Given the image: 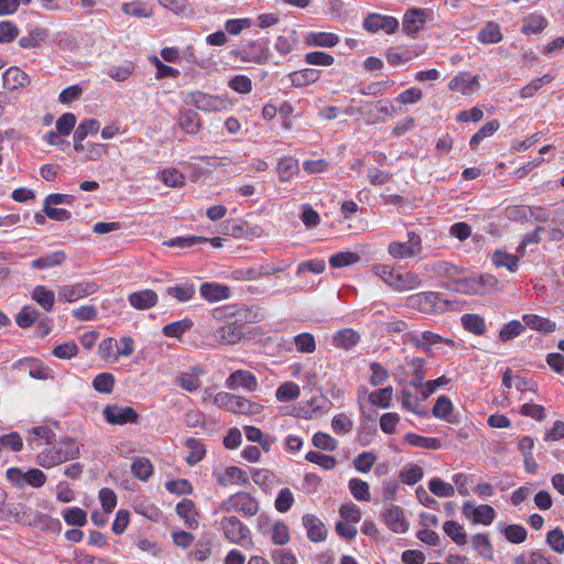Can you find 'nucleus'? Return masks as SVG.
<instances>
[{"label":"nucleus","instance_id":"f257e3e1","mask_svg":"<svg viewBox=\"0 0 564 564\" xmlns=\"http://www.w3.org/2000/svg\"><path fill=\"white\" fill-rule=\"evenodd\" d=\"M214 403L219 408L235 414L254 415L262 411V405L246 398L228 392H218Z\"/></svg>","mask_w":564,"mask_h":564},{"label":"nucleus","instance_id":"f03ea898","mask_svg":"<svg viewBox=\"0 0 564 564\" xmlns=\"http://www.w3.org/2000/svg\"><path fill=\"white\" fill-rule=\"evenodd\" d=\"M220 509L226 512H241L246 516H254L259 510L258 501L248 492L239 491L224 500Z\"/></svg>","mask_w":564,"mask_h":564},{"label":"nucleus","instance_id":"7ed1b4c3","mask_svg":"<svg viewBox=\"0 0 564 564\" xmlns=\"http://www.w3.org/2000/svg\"><path fill=\"white\" fill-rule=\"evenodd\" d=\"M441 296L436 292H421L410 295L405 300V306L423 314H434L442 310Z\"/></svg>","mask_w":564,"mask_h":564},{"label":"nucleus","instance_id":"20e7f679","mask_svg":"<svg viewBox=\"0 0 564 564\" xmlns=\"http://www.w3.org/2000/svg\"><path fill=\"white\" fill-rule=\"evenodd\" d=\"M422 251V239L414 231L408 234V241H393L388 247V252L393 259H406L417 256Z\"/></svg>","mask_w":564,"mask_h":564},{"label":"nucleus","instance_id":"39448f33","mask_svg":"<svg viewBox=\"0 0 564 564\" xmlns=\"http://www.w3.org/2000/svg\"><path fill=\"white\" fill-rule=\"evenodd\" d=\"M98 285L93 281L62 285L58 289V300L73 303L97 292Z\"/></svg>","mask_w":564,"mask_h":564},{"label":"nucleus","instance_id":"423d86ee","mask_svg":"<svg viewBox=\"0 0 564 564\" xmlns=\"http://www.w3.org/2000/svg\"><path fill=\"white\" fill-rule=\"evenodd\" d=\"M107 423L112 425H123L127 423H137L139 414L131 406H121L118 404H108L102 411Z\"/></svg>","mask_w":564,"mask_h":564},{"label":"nucleus","instance_id":"0eeeda50","mask_svg":"<svg viewBox=\"0 0 564 564\" xmlns=\"http://www.w3.org/2000/svg\"><path fill=\"white\" fill-rule=\"evenodd\" d=\"M232 54L240 57L243 62H252L263 65L269 61L270 51L267 43L250 41L243 51H232Z\"/></svg>","mask_w":564,"mask_h":564},{"label":"nucleus","instance_id":"6e6552de","mask_svg":"<svg viewBox=\"0 0 564 564\" xmlns=\"http://www.w3.org/2000/svg\"><path fill=\"white\" fill-rule=\"evenodd\" d=\"M187 102L202 111H220L226 107V101L223 98L202 91L189 94Z\"/></svg>","mask_w":564,"mask_h":564},{"label":"nucleus","instance_id":"1a4fd4ad","mask_svg":"<svg viewBox=\"0 0 564 564\" xmlns=\"http://www.w3.org/2000/svg\"><path fill=\"white\" fill-rule=\"evenodd\" d=\"M221 528L225 536L232 543H243L250 535L249 529L237 517L224 518Z\"/></svg>","mask_w":564,"mask_h":564},{"label":"nucleus","instance_id":"9d476101","mask_svg":"<svg viewBox=\"0 0 564 564\" xmlns=\"http://www.w3.org/2000/svg\"><path fill=\"white\" fill-rule=\"evenodd\" d=\"M463 514L473 521V523L490 524L496 516L492 507L488 505L474 506L471 502H465L462 508Z\"/></svg>","mask_w":564,"mask_h":564},{"label":"nucleus","instance_id":"9b49d317","mask_svg":"<svg viewBox=\"0 0 564 564\" xmlns=\"http://www.w3.org/2000/svg\"><path fill=\"white\" fill-rule=\"evenodd\" d=\"M399 26L395 18L380 14H370L364 21V28L370 32L386 31L388 34L394 33Z\"/></svg>","mask_w":564,"mask_h":564},{"label":"nucleus","instance_id":"f8f14e48","mask_svg":"<svg viewBox=\"0 0 564 564\" xmlns=\"http://www.w3.org/2000/svg\"><path fill=\"white\" fill-rule=\"evenodd\" d=\"M384 522L394 533H404L409 529L403 510L399 506L389 505L386 508Z\"/></svg>","mask_w":564,"mask_h":564},{"label":"nucleus","instance_id":"ddd939ff","mask_svg":"<svg viewBox=\"0 0 564 564\" xmlns=\"http://www.w3.org/2000/svg\"><path fill=\"white\" fill-rule=\"evenodd\" d=\"M217 484L227 487L230 484L247 485L249 481L248 475L239 467L230 466L223 471L214 473Z\"/></svg>","mask_w":564,"mask_h":564},{"label":"nucleus","instance_id":"4468645a","mask_svg":"<svg viewBox=\"0 0 564 564\" xmlns=\"http://www.w3.org/2000/svg\"><path fill=\"white\" fill-rule=\"evenodd\" d=\"M57 452H55V456L50 458V460H45L46 464H62L68 459H74L79 454V447L72 438H64L56 444Z\"/></svg>","mask_w":564,"mask_h":564},{"label":"nucleus","instance_id":"2eb2a0df","mask_svg":"<svg viewBox=\"0 0 564 564\" xmlns=\"http://www.w3.org/2000/svg\"><path fill=\"white\" fill-rule=\"evenodd\" d=\"M226 386L230 390H236L239 387L248 391H254L258 387L256 377L247 370H236L226 380Z\"/></svg>","mask_w":564,"mask_h":564},{"label":"nucleus","instance_id":"dca6fc26","mask_svg":"<svg viewBox=\"0 0 564 564\" xmlns=\"http://www.w3.org/2000/svg\"><path fill=\"white\" fill-rule=\"evenodd\" d=\"M3 87L8 90H15L31 83L30 76L18 67H10L2 76Z\"/></svg>","mask_w":564,"mask_h":564},{"label":"nucleus","instance_id":"f3484780","mask_svg":"<svg viewBox=\"0 0 564 564\" xmlns=\"http://www.w3.org/2000/svg\"><path fill=\"white\" fill-rule=\"evenodd\" d=\"M425 23V12L422 9H410L405 12L402 21V30L406 34L419 32Z\"/></svg>","mask_w":564,"mask_h":564},{"label":"nucleus","instance_id":"a211bd4d","mask_svg":"<svg viewBox=\"0 0 564 564\" xmlns=\"http://www.w3.org/2000/svg\"><path fill=\"white\" fill-rule=\"evenodd\" d=\"M303 524L307 530V538L312 542H321L326 539L327 530L317 517L313 514H305L303 517Z\"/></svg>","mask_w":564,"mask_h":564},{"label":"nucleus","instance_id":"6ab92c4d","mask_svg":"<svg viewBox=\"0 0 564 564\" xmlns=\"http://www.w3.org/2000/svg\"><path fill=\"white\" fill-rule=\"evenodd\" d=\"M7 478L14 486L23 489L26 485L35 487V468H30L26 473H23L18 467H11L7 470Z\"/></svg>","mask_w":564,"mask_h":564},{"label":"nucleus","instance_id":"aec40b11","mask_svg":"<svg viewBox=\"0 0 564 564\" xmlns=\"http://www.w3.org/2000/svg\"><path fill=\"white\" fill-rule=\"evenodd\" d=\"M422 281L416 273L413 272H397L391 288L398 292H404L417 289Z\"/></svg>","mask_w":564,"mask_h":564},{"label":"nucleus","instance_id":"412c9836","mask_svg":"<svg viewBox=\"0 0 564 564\" xmlns=\"http://www.w3.org/2000/svg\"><path fill=\"white\" fill-rule=\"evenodd\" d=\"M178 126L188 134H196L202 128V121L196 111L185 109L180 112Z\"/></svg>","mask_w":564,"mask_h":564},{"label":"nucleus","instance_id":"4be33fe9","mask_svg":"<svg viewBox=\"0 0 564 564\" xmlns=\"http://www.w3.org/2000/svg\"><path fill=\"white\" fill-rule=\"evenodd\" d=\"M130 304L137 310H148L153 307L158 302V295L152 290H143L129 295Z\"/></svg>","mask_w":564,"mask_h":564},{"label":"nucleus","instance_id":"5701e85b","mask_svg":"<svg viewBox=\"0 0 564 564\" xmlns=\"http://www.w3.org/2000/svg\"><path fill=\"white\" fill-rule=\"evenodd\" d=\"M453 91L468 94L473 88L478 87V76H471L468 73H459L448 84Z\"/></svg>","mask_w":564,"mask_h":564},{"label":"nucleus","instance_id":"b1692460","mask_svg":"<svg viewBox=\"0 0 564 564\" xmlns=\"http://www.w3.org/2000/svg\"><path fill=\"white\" fill-rule=\"evenodd\" d=\"M522 319L525 326L543 334H550L556 329V324L554 322L535 314H525Z\"/></svg>","mask_w":564,"mask_h":564},{"label":"nucleus","instance_id":"393cba45","mask_svg":"<svg viewBox=\"0 0 564 564\" xmlns=\"http://www.w3.org/2000/svg\"><path fill=\"white\" fill-rule=\"evenodd\" d=\"M200 294L207 301L215 302L228 299L230 295V289L221 284L204 283L200 286Z\"/></svg>","mask_w":564,"mask_h":564},{"label":"nucleus","instance_id":"a878e982","mask_svg":"<svg viewBox=\"0 0 564 564\" xmlns=\"http://www.w3.org/2000/svg\"><path fill=\"white\" fill-rule=\"evenodd\" d=\"M176 513L184 519L185 524L195 528L198 524L195 503L191 499H183L176 506Z\"/></svg>","mask_w":564,"mask_h":564},{"label":"nucleus","instance_id":"bb28decb","mask_svg":"<svg viewBox=\"0 0 564 564\" xmlns=\"http://www.w3.org/2000/svg\"><path fill=\"white\" fill-rule=\"evenodd\" d=\"M216 337L220 344L232 345L241 340L243 332L240 326L226 325L216 330Z\"/></svg>","mask_w":564,"mask_h":564},{"label":"nucleus","instance_id":"cd10ccee","mask_svg":"<svg viewBox=\"0 0 564 564\" xmlns=\"http://www.w3.org/2000/svg\"><path fill=\"white\" fill-rule=\"evenodd\" d=\"M321 72L313 68H305L300 72L289 74L291 83L295 87H303L318 80Z\"/></svg>","mask_w":564,"mask_h":564},{"label":"nucleus","instance_id":"c85d7f7f","mask_svg":"<svg viewBox=\"0 0 564 564\" xmlns=\"http://www.w3.org/2000/svg\"><path fill=\"white\" fill-rule=\"evenodd\" d=\"M359 340V335L351 328H345L337 332L333 337V343L336 347L349 349L355 346Z\"/></svg>","mask_w":564,"mask_h":564},{"label":"nucleus","instance_id":"c756f323","mask_svg":"<svg viewBox=\"0 0 564 564\" xmlns=\"http://www.w3.org/2000/svg\"><path fill=\"white\" fill-rule=\"evenodd\" d=\"M547 25V20L541 14H529L522 20V33H540Z\"/></svg>","mask_w":564,"mask_h":564},{"label":"nucleus","instance_id":"7c9ffc66","mask_svg":"<svg viewBox=\"0 0 564 564\" xmlns=\"http://www.w3.org/2000/svg\"><path fill=\"white\" fill-rule=\"evenodd\" d=\"M452 412H453L452 401L445 395L438 397L433 409H432L433 415L437 419H442L449 423H453L454 420L451 416Z\"/></svg>","mask_w":564,"mask_h":564},{"label":"nucleus","instance_id":"2f4dec72","mask_svg":"<svg viewBox=\"0 0 564 564\" xmlns=\"http://www.w3.org/2000/svg\"><path fill=\"white\" fill-rule=\"evenodd\" d=\"M66 253L63 250H56L51 253H42L37 258V269H51L61 265L66 260Z\"/></svg>","mask_w":564,"mask_h":564},{"label":"nucleus","instance_id":"473e14b6","mask_svg":"<svg viewBox=\"0 0 564 564\" xmlns=\"http://www.w3.org/2000/svg\"><path fill=\"white\" fill-rule=\"evenodd\" d=\"M443 530L457 545H465L467 543V534L458 522L448 520L444 523Z\"/></svg>","mask_w":564,"mask_h":564},{"label":"nucleus","instance_id":"72a5a7b5","mask_svg":"<svg viewBox=\"0 0 564 564\" xmlns=\"http://www.w3.org/2000/svg\"><path fill=\"white\" fill-rule=\"evenodd\" d=\"M404 438L410 445L421 448L438 449L442 445L438 438L425 437L414 433H408Z\"/></svg>","mask_w":564,"mask_h":564},{"label":"nucleus","instance_id":"f704fd0d","mask_svg":"<svg viewBox=\"0 0 564 564\" xmlns=\"http://www.w3.org/2000/svg\"><path fill=\"white\" fill-rule=\"evenodd\" d=\"M339 42V39L334 33H311L307 37V44L321 47H333Z\"/></svg>","mask_w":564,"mask_h":564},{"label":"nucleus","instance_id":"c9c22d12","mask_svg":"<svg viewBox=\"0 0 564 564\" xmlns=\"http://www.w3.org/2000/svg\"><path fill=\"white\" fill-rule=\"evenodd\" d=\"M401 403L405 410L413 412L420 416H424L427 414L425 408H420V398L409 390L402 391Z\"/></svg>","mask_w":564,"mask_h":564},{"label":"nucleus","instance_id":"e433bc0d","mask_svg":"<svg viewBox=\"0 0 564 564\" xmlns=\"http://www.w3.org/2000/svg\"><path fill=\"white\" fill-rule=\"evenodd\" d=\"M131 473L140 480H147L153 473L151 462L145 457H137L131 465Z\"/></svg>","mask_w":564,"mask_h":564},{"label":"nucleus","instance_id":"4c0bfd02","mask_svg":"<svg viewBox=\"0 0 564 564\" xmlns=\"http://www.w3.org/2000/svg\"><path fill=\"white\" fill-rule=\"evenodd\" d=\"M348 487L355 499L359 501H370L371 495L368 482L358 478H352L349 480Z\"/></svg>","mask_w":564,"mask_h":564},{"label":"nucleus","instance_id":"58836bf2","mask_svg":"<svg viewBox=\"0 0 564 564\" xmlns=\"http://www.w3.org/2000/svg\"><path fill=\"white\" fill-rule=\"evenodd\" d=\"M471 544L481 557L488 560L492 557V545L486 534L478 533L473 535Z\"/></svg>","mask_w":564,"mask_h":564},{"label":"nucleus","instance_id":"ea45409f","mask_svg":"<svg viewBox=\"0 0 564 564\" xmlns=\"http://www.w3.org/2000/svg\"><path fill=\"white\" fill-rule=\"evenodd\" d=\"M393 395V388L392 387H386L382 389H378L369 394V401L375 404L379 405L383 409H388L391 405Z\"/></svg>","mask_w":564,"mask_h":564},{"label":"nucleus","instance_id":"a19ab883","mask_svg":"<svg viewBox=\"0 0 564 564\" xmlns=\"http://www.w3.org/2000/svg\"><path fill=\"white\" fill-rule=\"evenodd\" d=\"M276 171L280 181L288 182L293 174L299 172L297 161L292 158H284L279 162Z\"/></svg>","mask_w":564,"mask_h":564},{"label":"nucleus","instance_id":"79ce46f5","mask_svg":"<svg viewBox=\"0 0 564 564\" xmlns=\"http://www.w3.org/2000/svg\"><path fill=\"white\" fill-rule=\"evenodd\" d=\"M462 323L465 329L476 335H481L485 333L486 325L482 317L477 314H465L462 317Z\"/></svg>","mask_w":564,"mask_h":564},{"label":"nucleus","instance_id":"37998d69","mask_svg":"<svg viewBox=\"0 0 564 564\" xmlns=\"http://www.w3.org/2000/svg\"><path fill=\"white\" fill-rule=\"evenodd\" d=\"M478 40L481 43H498L502 40L500 28L495 22H488L485 29L478 34Z\"/></svg>","mask_w":564,"mask_h":564},{"label":"nucleus","instance_id":"c03bdc74","mask_svg":"<svg viewBox=\"0 0 564 564\" xmlns=\"http://www.w3.org/2000/svg\"><path fill=\"white\" fill-rule=\"evenodd\" d=\"M193 326L188 318L170 323L163 327V334L167 337L180 338L186 330Z\"/></svg>","mask_w":564,"mask_h":564},{"label":"nucleus","instance_id":"a18cd8bd","mask_svg":"<svg viewBox=\"0 0 564 564\" xmlns=\"http://www.w3.org/2000/svg\"><path fill=\"white\" fill-rule=\"evenodd\" d=\"M186 446L189 449V455L186 457L188 465L193 466L204 458L205 447L199 441L195 438H188L186 441Z\"/></svg>","mask_w":564,"mask_h":564},{"label":"nucleus","instance_id":"49530a36","mask_svg":"<svg viewBox=\"0 0 564 564\" xmlns=\"http://www.w3.org/2000/svg\"><path fill=\"white\" fill-rule=\"evenodd\" d=\"M491 258L496 267H506L510 272H514L518 268L519 258L517 256L502 251H495Z\"/></svg>","mask_w":564,"mask_h":564},{"label":"nucleus","instance_id":"de8ad7c7","mask_svg":"<svg viewBox=\"0 0 564 564\" xmlns=\"http://www.w3.org/2000/svg\"><path fill=\"white\" fill-rule=\"evenodd\" d=\"M300 387L299 384L289 381L281 384L275 393V397L281 402H288L296 399L300 395Z\"/></svg>","mask_w":564,"mask_h":564},{"label":"nucleus","instance_id":"09e8293b","mask_svg":"<svg viewBox=\"0 0 564 564\" xmlns=\"http://www.w3.org/2000/svg\"><path fill=\"white\" fill-rule=\"evenodd\" d=\"M306 460L321 466L326 470H332L336 467V458L329 455L319 454L317 452H308L305 456Z\"/></svg>","mask_w":564,"mask_h":564},{"label":"nucleus","instance_id":"8fccbe9b","mask_svg":"<svg viewBox=\"0 0 564 564\" xmlns=\"http://www.w3.org/2000/svg\"><path fill=\"white\" fill-rule=\"evenodd\" d=\"M429 489L437 497L447 498L453 497L455 494V489L451 484L445 482L437 477L430 480Z\"/></svg>","mask_w":564,"mask_h":564},{"label":"nucleus","instance_id":"3c124183","mask_svg":"<svg viewBox=\"0 0 564 564\" xmlns=\"http://www.w3.org/2000/svg\"><path fill=\"white\" fill-rule=\"evenodd\" d=\"M115 378L111 373L102 372L95 377L94 389L99 393H110L113 390Z\"/></svg>","mask_w":564,"mask_h":564},{"label":"nucleus","instance_id":"603ef678","mask_svg":"<svg viewBox=\"0 0 564 564\" xmlns=\"http://www.w3.org/2000/svg\"><path fill=\"white\" fill-rule=\"evenodd\" d=\"M312 443L316 448L322 451L333 452L337 448V441L330 435L317 432L312 437Z\"/></svg>","mask_w":564,"mask_h":564},{"label":"nucleus","instance_id":"864d4df0","mask_svg":"<svg viewBox=\"0 0 564 564\" xmlns=\"http://www.w3.org/2000/svg\"><path fill=\"white\" fill-rule=\"evenodd\" d=\"M54 357L58 359H70L78 354V346L75 341H65L55 346L52 350Z\"/></svg>","mask_w":564,"mask_h":564},{"label":"nucleus","instance_id":"5fc2aeb1","mask_svg":"<svg viewBox=\"0 0 564 564\" xmlns=\"http://www.w3.org/2000/svg\"><path fill=\"white\" fill-rule=\"evenodd\" d=\"M23 447V442L21 436L17 432H12L6 435L0 436V453L4 449H10L12 452H19Z\"/></svg>","mask_w":564,"mask_h":564},{"label":"nucleus","instance_id":"6e6d98bb","mask_svg":"<svg viewBox=\"0 0 564 564\" xmlns=\"http://www.w3.org/2000/svg\"><path fill=\"white\" fill-rule=\"evenodd\" d=\"M360 260V256L354 252H338L330 257L329 264L333 268H341L354 264Z\"/></svg>","mask_w":564,"mask_h":564},{"label":"nucleus","instance_id":"4d7b16f0","mask_svg":"<svg viewBox=\"0 0 564 564\" xmlns=\"http://www.w3.org/2000/svg\"><path fill=\"white\" fill-rule=\"evenodd\" d=\"M524 328L525 324L523 325L519 321H511L501 328L499 338L502 341H509L519 336L524 330Z\"/></svg>","mask_w":564,"mask_h":564},{"label":"nucleus","instance_id":"13d9d810","mask_svg":"<svg viewBox=\"0 0 564 564\" xmlns=\"http://www.w3.org/2000/svg\"><path fill=\"white\" fill-rule=\"evenodd\" d=\"M499 128L498 120H491L485 123L470 139V147L475 148L481 140L494 134Z\"/></svg>","mask_w":564,"mask_h":564},{"label":"nucleus","instance_id":"bf43d9fd","mask_svg":"<svg viewBox=\"0 0 564 564\" xmlns=\"http://www.w3.org/2000/svg\"><path fill=\"white\" fill-rule=\"evenodd\" d=\"M166 293L180 302L188 301L195 294V289L191 284H183L167 288Z\"/></svg>","mask_w":564,"mask_h":564},{"label":"nucleus","instance_id":"052dcab7","mask_svg":"<svg viewBox=\"0 0 564 564\" xmlns=\"http://www.w3.org/2000/svg\"><path fill=\"white\" fill-rule=\"evenodd\" d=\"M294 497L290 488H282L275 499L274 507L279 512H286L291 509Z\"/></svg>","mask_w":564,"mask_h":564},{"label":"nucleus","instance_id":"680f3d73","mask_svg":"<svg viewBox=\"0 0 564 564\" xmlns=\"http://www.w3.org/2000/svg\"><path fill=\"white\" fill-rule=\"evenodd\" d=\"M64 519L69 525L82 527L87 522V514L80 508H68L64 512Z\"/></svg>","mask_w":564,"mask_h":564},{"label":"nucleus","instance_id":"e2e57ef3","mask_svg":"<svg viewBox=\"0 0 564 564\" xmlns=\"http://www.w3.org/2000/svg\"><path fill=\"white\" fill-rule=\"evenodd\" d=\"M296 349L301 352H313L316 349L315 338L310 333H302L295 336Z\"/></svg>","mask_w":564,"mask_h":564},{"label":"nucleus","instance_id":"0e129e2a","mask_svg":"<svg viewBox=\"0 0 564 564\" xmlns=\"http://www.w3.org/2000/svg\"><path fill=\"white\" fill-rule=\"evenodd\" d=\"M55 303V294L45 286L37 285V305L44 311L51 312Z\"/></svg>","mask_w":564,"mask_h":564},{"label":"nucleus","instance_id":"69168bd1","mask_svg":"<svg viewBox=\"0 0 564 564\" xmlns=\"http://www.w3.org/2000/svg\"><path fill=\"white\" fill-rule=\"evenodd\" d=\"M377 460V456L370 452H364L354 459V467L361 473H368Z\"/></svg>","mask_w":564,"mask_h":564},{"label":"nucleus","instance_id":"338daca9","mask_svg":"<svg viewBox=\"0 0 564 564\" xmlns=\"http://www.w3.org/2000/svg\"><path fill=\"white\" fill-rule=\"evenodd\" d=\"M161 181L170 187H181L184 185L185 177L177 170H165L161 172Z\"/></svg>","mask_w":564,"mask_h":564},{"label":"nucleus","instance_id":"774afa93","mask_svg":"<svg viewBox=\"0 0 564 564\" xmlns=\"http://www.w3.org/2000/svg\"><path fill=\"white\" fill-rule=\"evenodd\" d=\"M76 124V116L72 112H66L61 116L56 121V130L58 134L68 135Z\"/></svg>","mask_w":564,"mask_h":564}]
</instances>
